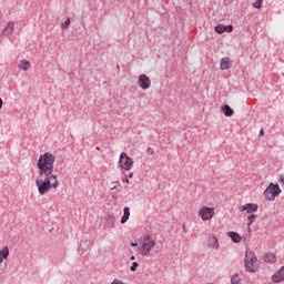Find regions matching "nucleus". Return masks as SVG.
Segmentation results:
<instances>
[{
    "mask_svg": "<svg viewBox=\"0 0 284 284\" xmlns=\"http://www.w3.org/2000/svg\"><path fill=\"white\" fill-rule=\"evenodd\" d=\"M253 7L256 8L257 10L263 7V0H255L253 3Z\"/></svg>",
    "mask_w": 284,
    "mask_h": 284,
    "instance_id": "nucleus-23",
    "label": "nucleus"
},
{
    "mask_svg": "<svg viewBox=\"0 0 284 284\" xmlns=\"http://www.w3.org/2000/svg\"><path fill=\"white\" fill-rule=\"evenodd\" d=\"M136 267H139V263L133 262L131 266V272H136Z\"/></svg>",
    "mask_w": 284,
    "mask_h": 284,
    "instance_id": "nucleus-24",
    "label": "nucleus"
},
{
    "mask_svg": "<svg viewBox=\"0 0 284 284\" xmlns=\"http://www.w3.org/2000/svg\"><path fill=\"white\" fill-rule=\"evenodd\" d=\"M247 221H248V222H247V227H248V230H250L252 223H254V221H256V214L251 213V214L247 216Z\"/></svg>",
    "mask_w": 284,
    "mask_h": 284,
    "instance_id": "nucleus-20",
    "label": "nucleus"
},
{
    "mask_svg": "<svg viewBox=\"0 0 284 284\" xmlns=\"http://www.w3.org/2000/svg\"><path fill=\"white\" fill-rule=\"evenodd\" d=\"M240 212H246V214H254V212H258V204L247 203L240 207Z\"/></svg>",
    "mask_w": 284,
    "mask_h": 284,
    "instance_id": "nucleus-8",
    "label": "nucleus"
},
{
    "mask_svg": "<svg viewBox=\"0 0 284 284\" xmlns=\"http://www.w3.org/2000/svg\"><path fill=\"white\" fill-rule=\"evenodd\" d=\"M54 161L55 158L50 152L40 155L38 160L37 168L39 170V176L36 180V185L40 196H44L51 190L59 187V180H57V175L53 173Z\"/></svg>",
    "mask_w": 284,
    "mask_h": 284,
    "instance_id": "nucleus-1",
    "label": "nucleus"
},
{
    "mask_svg": "<svg viewBox=\"0 0 284 284\" xmlns=\"http://www.w3.org/2000/svg\"><path fill=\"white\" fill-rule=\"evenodd\" d=\"M233 31H234V27L232 24H229V26L217 24L215 27V32L217 34H223V32H233Z\"/></svg>",
    "mask_w": 284,
    "mask_h": 284,
    "instance_id": "nucleus-9",
    "label": "nucleus"
},
{
    "mask_svg": "<svg viewBox=\"0 0 284 284\" xmlns=\"http://www.w3.org/2000/svg\"><path fill=\"white\" fill-rule=\"evenodd\" d=\"M124 183H130V180L128 178L123 179Z\"/></svg>",
    "mask_w": 284,
    "mask_h": 284,
    "instance_id": "nucleus-29",
    "label": "nucleus"
},
{
    "mask_svg": "<svg viewBox=\"0 0 284 284\" xmlns=\"http://www.w3.org/2000/svg\"><path fill=\"white\" fill-rule=\"evenodd\" d=\"M30 68H32V64L30 63V61H27V60L20 61V63H19V69L20 70L26 72L27 70H30Z\"/></svg>",
    "mask_w": 284,
    "mask_h": 284,
    "instance_id": "nucleus-17",
    "label": "nucleus"
},
{
    "mask_svg": "<svg viewBox=\"0 0 284 284\" xmlns=\"http://www.w3.org/2000/svg\"><path fill=\"white\" fill-rule=\"evenodd\" d=\"M133 176H134V173L131 172V173L129 174V179H132Z\"/></svg>",
    "mask_w": 284,
    "mask_h": 284,
    "instance_id": "nucleus-28",
    "label": "nucleus"
},
{
    "mask_svg": "<svg viewBox=\"0 0 284 284\" xmlns=\"http://www.w3.org/2000/svg\"><path fill=\"white\" fill-rule=\"evenodd\" d=\"M281 192L282 190L278 184L270 183L264 191V199H266V201H276V196H281Z\"/></svg>",
    "mask_w": 284,
    "mask_h": 284,
    "instance_id": "nucleus-4",
    "label": "nucleus"
},
{
    "mask_svg": "<svg viewBox=\"0 0 284 284\" xmlns=\"http://www.w3.org/2000/svg\"><path fill=\"white\" fill-rule=\"evenodd\" d=\"M273 283H283L284 281V266H282L277 272L272 276Z\"/></svg>",
    "mask_w": 284,
    "mask_h": 284,
    "instance_id": "nucleus-10",
    "label": "nucleus"
},
{
    "mask_svg": "<svg viewBox=\"0 0 284 284\" xmlns=\"http://www.w3.org/2000/svg\"><path fill=\"white\" fill-rule=\"evenodd\" d=\"M222 110H223L225 116H232L234 114V110H232V108H230V105H224Z\"/></svg>",
    "mask_w": 284,
    "mask_h": 284,
    "instance_id": "nucleus-19",
    "label": "nucleus"
},
{
    "mask_svg": "<svg viewBox=\"0 0 284 284\" xmlns=\"http://www.w3.org/2000/svg\"><path fill=\"white\" fill-rule=\"evenodd\" d=\"M244 263L246 272H258V260L256 258L254 252L246 251Z\"/></svg>",
    "mask_w": 284,
    "mask_h": 284,
    "instance_id": "nucleus-3",
    "label": "nucleus"
},
{
    "mask_svg": "<svg viewBox=\"0 0 284 284\" xmlns=\"http://www.w3.org/2000/svg\"><path fill=\"white\" fill-rule=\"evenodd\" d=\"M231 283H232V284H241V277L239 276V274H234V275L231 277Z\"/></svg>",
    "mask_w": 284,
    "mask_h": 284,
    "instance_id": "nucleus-21",
    "label": "nucleus"
},
{
    "mask_svg": "<svg viewBox=\"0 0 284 284\" xmlns=\"http://www.w3.org/2000/svg\"><path fill=\"white\" fill-rule=\"evenodd\" d=\"M154 245H156V242L150 235L142 237L140 242L139 254L142 256H150V252H152Z\"/></svg>",
    "mask_w": 284,
    "mask_h": 284,
    "instance_id": "nucleus-2",
    "label": "nucleus"
},
{
    "mask_svg": "<svg viewBox=\"0 0 284 284\" xmlns=\"http://www.w3.org/2000/svg\"><path fill=\"white\" fill-rule=\"evenodd\" d=\"M265 135V131L263 129L260 130V136H264Z\"/></svg>",
    "mask_w": 284,
    "mask_h": 284,
    "instance_id": "nucleus-25",
    "label": "nucleus"
},
{
    "mask_svg": "<svg viewBox=\"0 0 284 284\" xmlns=\"http://www.w3.org/2000/svg\"><path fill=\"white\" fill-rule=\"evenodd\" d=\"M134 258H135L134 256H131V261H134Z\"/></svg>",
    "mask_w": 284,
    "mask_h": 284,
    "instance_id": "nucleus-30",
    "label": "nucleus"
},
{
    "mask_svg": "<svg viewBox=\"0 0 284 284\" xmlns=\"http://www.w3.org/2000/svg\"><path fill=\"white\" fill-rule=\"evenodd\" d=\"M138 85L139 88H141V90H150V88L152 87V80H150L148 75L141 74L138 78Z\"/></svg>",
    "mask_w": 284,
    "mask_h": 284,
    "instance_id": "nucleus-7",
    "label": "nucleus"
},
{
    "mask_svg": "<svg viewBox=\"0 0 284 284\" xmlns=\"http://www.w3.org/2000/svg\"><path fill=\"white\" fill-rule=\"evenodd\" d=\"M118 165L121 170H125V172H130L134 165V160L128 155V153L122 152L119 158Z\"/></svg>",
    "mask_w": 284,
    "mask_h": 284,
    "instance_id": "nucleus-5",
    "label": "nucleus"
},
{
    "mask_svg": "<svg viewBox=\"0 0 284 284\" xmlns=\"http://www.w3.org/2000/svg\"><path fill=\"white\" fill-rule=\"evenodd\" d=\"M207 241L212 250H219V239L216 237V235H210Z\"/></svg>",
    "mask_w": 284,
    "mask_h": 284,
    "instance_id": "nucleus-14",
    "label": "nucleus"
},
{
    "mask_svg": "<svg viewBox=\"0 0 284 284\" xmlns=\"http://www.w3.org/2000/svg\"><path fill=\"white\" fill-rule=\"evenodd\" d=\"M216 210L210 206H202L199 210V216L202 221H211L213 216H215Z\"/></svg>",
    "mask_w": 284,
    "mask_h": 284,
    "instance_id": "nucleus-6",
    "label": "nucleus"
},
{
    "mask_svg": "<svg viewBox=\"0 0 284 284\" xmlns=\"http://www.w3.org/2000/svg\"><path fill=\"white\" fill-rule=\"evenodd\" d=\"M3 108V99L0 98V110Z\"/></svg>",
    "mask_w": 284,
    "mask_h": 284,
    "instance_id": "nucleus-27",
    "label": "nucleus"
},
{
    "mask_svg": "<svg viewBox=\"0 0 284 284\" xmlns=\"http://www.w3.org/2000/svg\"><path fill=\"white\" fill-rule=\"evenodd\" d=\"M226 236H229L233 243H241V241H243V237H241V235L234 231L227 232Z\"/></svg>",
    "mask_w": 284,
    "mask_h": 284,
    "instance_id": "nucleus-13",
    "label": "nucleus"
},
{
    "mask_svg": "<svg viewBox=\"0 0 284 284\" xmlns=\"http://www.w3.org/2000/svg\"><path fill=\"white\" fill-rule=\"evenodd\" d=\"M68 28H70V18H68V19L61 24V29H62V30H68Z\"/></svg>",
    "mask_w": 284,
    "mask_h": 284,
    "instance_id": "nucleus-22",
    "label": "nucleus"
},
{
    "mask_svg": "<svg viewBox=\"0 0 284 284\" xmlns=\"http://www.w3.org/2000/svg\"><path fill=\"white\" fill-rule=\"evenodd\" d=\"M265 263H276V255L272 252H268L264 255Z\"/></svg>",
    "mask_w": 284,
    "mask_h": 284,
    "instance_id": "nucleus-16",
    "label": "nucleus"
},
{
    "mask_svg": "<svg viewBox=\"0 0 284 284\" xmlns=\"http://www.w3.org/2000/svg\"><path fill=\"white\" fill-rule=\"evenodd\" d=\"M136 245H139V243H136V242H131V247H136Z\"/></svg>",
    "mask_w": 284,
    "mask_h": 284,
    "instance_id": "nucleus-26",
    "label": "nucleus"
},
{
    "mask_svg": "<svg viewBox=\"0 0 284 284\" xmlns=\"http://www.w3.org/2000/svg\"><path fill=\"white\" fill-rule=\"evenodd\" d=\"M126 221H130V207L128 206L123 209V216L121 217L122 225H124Z\"/></svg>",
    "mask_w": 284,
    "mask_h": 284,
    "instance_id": "nucleus-18",
    "label": "nucleus"
},
{
    "mask_svg": "<svg viewBox=\"0 0 284 284\" xmlns=\"http://www.w3.org/2000/svg\"><path fill=\"white\" fill-rule=\"evenodd\" d=\"M10 256V250L8 246H4L2 250H0V265L3 263L4 258H8Z\"/></svg>",
    "mask_w": 284,
    "mask_h": 284,
    "instance_id": "nucleus-15",
    "label": "nucleus"
},
{
    "mask_svg": "<svg viewBox=\"0 0 284 284\" xmlns=\"http://www.w3.org/2000/svg\"><path fill=\"white\" fill-rule=\"evenodd\" d=\"M14 33V21H9L4 29L2 30L3 37H10V34Z\"/></svg>",
    "mask_w": 284,
    "mask_h": 284,
    "instance_id": "nucleus-11",
    "label": "nucleus"
},
{
    "mask_svg": "<svg viewBox=\"0 0 284 284\" xmlns=\"http://www.w3.org/2000/svg\"><path fill=\"white\" fill-rule=\"evenodd\" d=\"M232 68V59L225 57L220 61V70H230Z\"/></svg>",
    "mask_w": 284,
    "mask_h": 284,
    "instance_id": "nucleus-12",
    "label": "nucleus"
}]
</instances>
